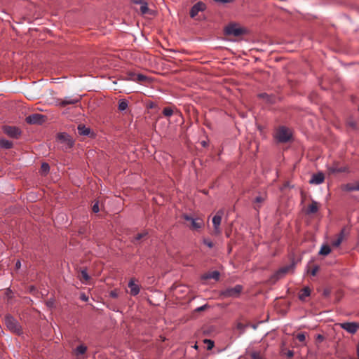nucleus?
<instances>
[{
	"mask_svg": "<svg viewBox=\"0 0 359 359\" xmlns=\"http://www.w3.org/2000/svg\"><path fill=\"white\" fill-rule=\"evenodd\" d=\"M274 137L278 142L285 143L291 139L292 132L289 128L280 126L276 130Z\"/></svg>",
	"mask_w": 359,
	"mask_h": 359,
	"instance_id": "nucleus-1",
	"label": "nucleus"
},
{
	"mask_svg": "<svg viewBox=\"0 0 359 359\" xmlns=\"http://www.w3.org/2000/svg\"><path fill=\"white\" fill-rule=\"evenodd\" d=\"M245 29L236 23H230L224 29L226 35L239 36L245 34Z\"/></svg>",
	"mask_w": 359,
	"mask_h": 359,
	"instance_id": "nucleus-2",
	"label": "nucleus"
},
{
	"mask_svg": "<svg viewBox=\"0 0 359 359\" xmlns=\"http://www.w3.org/2000/svg\"><path fill=\"white\" fill-rule=\"evenodd\" d=\"M5 323L6 327L12 332L17 334H22V329L18 322L11 316H6L5 317Z\"/></svg>",
	"mask_w": 359,
	"mask_h": 359,
	"instance_id": "nucleus-3",
	"label": "nucleus"
},
{
	"mask_svg": "<svg viewBox=\"0 0 359 359\" xmlns=\"http://www.w3.org/2000/svg\"><path fill=\"white\" fill-rule=\"evenodd\" d=\"M224 210H219L217 212L216 215L212 218V224L214 226V232L215 234L219 235L221 233L220 224L222 222V218L224 215Z\"/></svg>",
	"mask_w": 359,
	"mask_h": 359,
	"instance_id": "nucleus-4",
	"label": "nucleus"
},
{
	"mask_svg": "<svg viewBox=\"0 0 359 359\" xmlns=\"http://www.w3.org/2000/svg\"><path fill=\"white\" fill-rule=\"evenodd\" d=\"M243 290V287L237 285L235 287L226 288L222 292V294L224 297H237Z\"/></svg>",
	"mask_w": 359,
	"mask_h": 359,
	"instance_id": "nucleus-5",
	"label": "nucleus"
},
{
	"mask_svg": "<svg viewBox=\"0 0 359 359\" xmlns=\"http://www.w3.org/2000/svg\"><path fill=\"white\" fill-rule=\"evenodd\" d=\"M186 221L190 222V228L194 230L201 229L203 226V221L200 218H193L189 215H184V217Z\"/></svg>",
	"mask_w": 359,
	"mask_h": 359,
	"instance_id": "nucleus-6",
	"label": "nucleus"
},
{
	"mask_svg": "<svg viewBox=\"0 0 359 359\" xmlns=\"http://www.w3.org/2000/svg\"><path fill=\"white\" fill-rule=\"evenodd\" d=\"M3 132L12 138H18L20 135V130L15 126H5L3 127Z\"/></svg>",
	"mask_w": 359,
	"mask_h": 359,
	"instance_id": "nucleus-7",
	"label": "nucleus"
},
{
	"mask_svg": "<svg viewBox=\"0 0 359 359\" xmlns=\"http://www.w3.org/2000/svg\"><path fill=\"white\" fill-rule=\"evenodd\" d=\"M340 327L351 334H354L359 328V325L356 323H343L340 324Z\"/></svg>",
	"mask_w": 359,
	"mask_h": 359,
	"instance_id": "nucleus-8",
	"label": "nucleus"
},
{
	"mask_svg": "<svg viewBox=\"0 0 359 359\" xmlns=\"http://www.w3.org/2000/svg\"><path fill=\"white\" fill-rule=\"evenodd\" d=\"M44 121V116L39 114H34L26 118V121L30 124L41 123Z\"/></svg>",
	"mask_w": 359,
	"mask_h": 359,
	"instance_id": "nucleus-9",
	"label": "nucleus"
},
{
	"mask_svg": "<svg viewBox=\"0 0 359 359\" xmlns=\"http://www.w3.org/2000/svg\"><path fill=\"white\" fill-rule=\"evenodd\" d=\"M206 6L203 2L199 1L194 4L190 11V15L191 18L196 16L200 11L205 9Z\"/></svg>",
	"mask_w": 359,
	"mask_h": 359,
	"instance_id": "nucleus-10",
	"label": "nucleus"
},
{
	"mask_svg": "<svg viewBox=\"0 0 359 359\" xmlns=\"http://www.w3.org/2000/svg\"><path fill=\"white\" fill-rule=\"evenodd\" d=\"M57 139L62 143H65L67 145V148H71L74 145V141L66 133H60L57 135Z\"/></svg>",
	"mask_w": 359,
	"mask_h": 359,
	"instance_id": "nucleus-11",
	"label": "nucleus"
},
{
	"mask_svg": "<svg viewBox=\"0 0 359 359\" xmlns=\"http://www.w3.org/2000/svg\"><path fill=\"white\" fill-rule=\"evenodd\" d=\"M80 96L66 97L59 103V105L61 107H65L67 104H74L78 103L80 101Z\"/></svg>",
	"mask_w": 359,
	"mask_h": 359,
	"instance_id": "nucleus-12",
	"label": "nucleus"
},
{
	"mask_svg": "<svg viewBox=\"0 0 359 359\" xmlns=\"http://www.w3.org/2000/svg\"><path fill=\"white\" fill-rule=\"evenodd\" d=\"M128 287L130 289V294L133 296H136L139 294L140 288L139 285L135 283V280L133 278L130 279L128 283Z\"/></svg>",
	"mask_w": 359,
	"mask_h": 359,
	"instance_id": "nucleus-13",
	"label": "nucleus"
},
{
	"mask_svg": "<svg viewBox=\"0 0 359 359\" xmlns=\"http://www.w3.org/2000/svg\"><path fill=\"white\" fill-rule=\"evenodd\" d=\"M147 76L143 74H136L135 73L130 72L128 74L127 79L133 81H138V82H144L147 80Z\"/></svg>",
	"mask_w": 359,
	"mask_h": 359,
	"instance_id": "nucleus-14",
	"label": "nucleus"
},
{
	"mask_svg": "<svg viewBox=\"0 0 359 359\" xmlns=\"http://www.w3.org/2000/svg\"><path fill=\"white\" fill-rule=\"evenodd\" d=\"M134 3L137 4H140V10L142 15L152 13L151 11L149 10V8H148L147 2L142 1V0H137V1H134Z\"/></svg>",
	"mask_w": 359,
	"mask_h": 359,
	"instance_id": "nucleus-15",
	"label": "nucleus"
},
{
	"mask_svg": "<svg viewBox=\"0 0 359 359\" xmlns=\"http://www.w3.org/2000/svg\"><path fill=\"white\" fill-rule=\"evenodd\" d=\"M325 177L322 172L313 174L309 181L311 184H320L324 182Z\"/></svg>",
	"mask_w": 359,
	"mask_h": 359,
	"instance_id": "nucleus-16",
	"label": "nucleus"
},
{
	"mask_svg": "<svg viewBox=\"0 0 359 359\" xmlns=\"http://www.w3.org/2000/svg\"><path fill=\"white\" fill-rule=\"evenodd\" d=\"M345 237L344 229H342L340 233L337 235V239L332 242V245L334 248L339 247L342 243Z\"/></svg>",
	"mask_w": 359,
	"mask_h": 359,
	"instance_id": "nucleus-17",
	"label": "nucleus"
},
{
	"mask_svg": "<svg viewBox=\"0 0 359 359\" xmlns=\"http://www.w3.org/2000/svg\"><path fill=\"white\" fill-rule=\"evenodd\" d=\"M319 209V204L318 202L313 201L312 203L308 206L306 209L307 214H314L318 212Z\"/></svg>",
	"mask_w": 359,
	"mask_h": 359,
	"instance_id": "nucleus-18",
	"label": "nucleus"
},
{
	"mask_svg": "<svg viewBox=\"0 0 359 359\" xmlns=\"http://www.w3.org/2000/svg\"><path fill=\"white\" fill-rule=\"evenodd\" d=\"M311 294L310 289L308 287H304L299 294V298L304 301Z\"/></svg>",
	"mask_w": 359,
	"mask_h": 359,
	"instance_id": "nucleus-19",
	"label": "nucleus"
},
{
	"mask_svg": "<svg viewBox=\"0 0 359 359\" xmlns=\"http://www.w3.org/2000/svg\"><path fill=\"white\" fill-rule=\"evenodd\" d=\"M219 278V273L217 271H212V272H210L208 273H206L203 276V279H215V280H218Z\"/></svg>",
	"mask_w": 359,
	"mask_h": 359,
	"instance_id": "nucleus-20",
	"label": "nucleus"
},
{
	"mask_svg": "<svg viewBox=\"0 0 359 359\" xmlns=\"http://www.w3.org/2000/svg\"><path fill=\"white\" fill-rule=\"evenodd\" d=\"M13 147V142L4 138H0V148L11 149Z\"/></svg>",
	"mask_w": 359,
	"mask_h": 359,
	"instance_id": "nucleus-21",
	"label": "nucleus"
},
{
	"mask_svg": "<svg viewBox=\"0 0 359 359\" xmlns=\"http://www.w3.org/2000/svg\"><path fill=\"white\" fill-rule=\"evenodd\" d=\"M78 133L81 135H88L90 133V128L86 127L84 125L80 124L78 126Z\"/></svg>",
	"mask_w": 359,
	"mask_h": 359,
	"instance_id": "nucleus-22",
	"label": "nucleus"
},
{
	"mask_svg": "<svg viewBox=\"0 0 359 359\" xmlns=\"http://www.w3.org/2000/svg\"><path fill=\"white\" fill-rule=\"evenodd\" d=\"M290 269L289 266L283 267L280 269L274 275L276 279L282 278Z\"/></svg>",
	"mask_w": 359,
	"mask_h": 359,
	"instance_id": "nucleus-23",
	"label": "nucleus"
},
{
	"mask_svg": "<svg viewBox=\"0 0 359 359\" xmlns=\"http://www.w3.org/2000/svg\"><path fill=\"white\" fill-rule=\"evenodd\" d=\"M128 102L126 100L122 99L118 101V109L120 111H123L126 110L128 108Z\"/></svg>",
	"mask_w": 359,
	"mask_h": 359,
	"instance_id": "nucleus-24",
	"label": "nucleus"
},
{
	"mask_svg": "<svg viewBox=\"0 0 359 359\" xmlns=\"http://www.w3.org/2000/svg\"><path fill=\"white\" fill-rule=\"evenodd\" d=\"M259 96L265 100L267 102H269V103H273L275 102V97L274 96H272V95H269L266 93H262V94H259Z\"/></svg>",
	"mask_w": 359,
	"mask_h": 359,
	"instance_id": "nucleus-25",
	"label": "nucleus"
},
{
	"mask_svg": "<svg viewBox=\"0 0 359 359\" xmlns=\"http://www.w3.org/2000/svg\"><path fill=\"white\" fill-rule=\"evenodd\" d=\"M331 249L330 246L325 245H323L319 251V254L321 255H327L330 253Z\"/></svg>",
	"mask_w": 359,
	"mask_h": 359,
	"instance_id": "nucleus-26",
	"label": "nucleus"
},
{
	"mask_svg": "<svg viewBox=\"0 0 359 359\" xmlns=\"http://www.w3.org/2000/svg\"><path fill=\"white\" fill-rule=\"evenodd\" d=\"M86 350H87V347L86 346L80 345V346H77V348L75 350V352H76V355H82L86 353Z\"/></svg>",
	"mask_w": 359,
	"mask_h": 359,
	"instance_id": "nucleus-27",
	"label": "nucleus"
},
{
	"mask_svg": "<svg viewBox=\"0 0 359 359\" xmlns=\"http://www.w3.org/2000/svg\"><path fill=\"white\" fill-rule=\"evenodd\" d=\"M343 189L348 191H356V184H347L343 187Z\"/></svg>",
	"mask_w": 359,
	"mask_h": 359,
	"instance_id": "nucleus-28",
	"label": "nucleus"
},
{
	"mask_svg": "<svg viewBox=\"0 0 359 359\" xmlns=\"http://www.w3.org/2000/svg\"><path fill=\"white\" fill-rule=\"evenodd\" d=\"M163 114L165 116L170 117L173 114V110L170 107H165L163 110Z\"/></svg>",
	"mask_w": 359,
	"mask_h": 359,
	"instance_id": "nucleus-29",
	"label": "nucleus"
},
{
	"mask_svg": "<svg viewBox=\"0 0 359 359\" xmlns=\"http://www.w3.org/2000/svg\"><path fill=\"white\" fill-rule=\"evenodd\" d=\"M250 355L252 359H264L260 352L254 351Z\"/></svg>",
	"mask_w": 359,
	"mask_h": 359,
	"instance_id": "nucleus-30",
	"label": "nucleus"
},
{
	"mask_svg": "<svg viewBox=\"0 0 359 359\" xmlns=\"http://www.w3.org/2000/svg\"><path fill=\"white\" fill-rule=\"evenodd\" d=\"M80 278L81 280H85L86 282V281H88L90 279V276H88V274L86 271L83 270L81 272V277H80Z\"/></svg>",
	"mask_w": 359,
	"mask_h": 359,
	"instance_id": "nucleus-31",
	"label": "nucleus"
},
{
	"mask_svg": "<svg viewBox=\"0 0 359 359\" xmlns=\"http://www.w3.org/2000/svg\"><path fill=\"white\" fill-rule=\"evenodd\" d=\"M296 338L302 343H304L306 341V334L304 332L298 333L296 336Z\"/></svg>",
	"mask_w": 359,
	"mask_h": 359,
	"instance_id": "nucleus-32",
	"label": "nucleus"
},
{
	"mask_svg": "<svg viewBox=\"0 0 359 359\" xmlns=\"http://www.w3.org/2000/svg\"><path fill=\"white\" fill-rule=\"evenodd\" d=\"M50 167L49 165L46 163H43L41 167V172L43 173H47L49 171Z\"/></svg>",
	"mask_w": 359,
	"mask_h": 359,
	"instance_id": "nucleus-33",
	"label": "nucleus"
},
{
	"mask_svg": "<svg viewBox=\"0 0 359 359\" xmlns=\"http://www.w3.org/2000/svg\"><path fill=\"white\" fill-rule=\"evenodd\" d=\"M147 235V232H143V233H137L136 235V236L135 237V239L136 241H140V239H142V238L145 237Z\"/></svg>",
	"mask_w": 359,
	"mask_h": 359,
	"instance_id": "nucleus-34",
	"label": "nucleus"
},
{
	"mask_svg": "<svg viewBox=\"0 0 359 359\" xmlns=\"http://www.w3.org/2000/svg\"><path fill=\"white\" fill-rule=\"evenodd\" d=\"M203 243L210 248H212L214 245L213 243L210 239L207 238L203 240Z\"/></svg>",
	"mask_w": 359,
	"mask_h": 359,
	"instance_id": "nucleus-35",
	"label": "nucleus"
},
{
	"mask_svg": "<svg viewBox=\"0 0 359 359\" xmlns=\"http://www.w3.org/2000/svg\"><path fill=\"white\" fill-rule=\"evenodd\" d=\"M54 304H55V301L54 299H48L47 302H46V305L47 306H48L49 308H52L54 306Z\"/></svg>",
	"mask_w": 359,
	"mask_h": 359,
	"instance_id": "nucleus-36",
	"label": "nucleus"
},
{
	"mask_svg": "<svg viewBox=\"0 0 359 359\" xmlns=\"http://www.w3.org/2000/svg\"><path fill=\"white\" fill-rule=\"evenodd\" d=\"M92 210H93V212H95V213H97V212H99V205H98V202H96V203L93 205Z\"/></svg>",
	"mask_w": 359,
	"mask_h": 359,
	"instance_id": "nucleus-37",
	"label": "nucleus"
},
{
	"mask_svg": "<svg viewBox=\"0 0 359 359\" xmlns=\"http://www.w3.org/2000/svg\"><path fill=\"white\" fill-rule=\"evenodd\" d=\"M109 295H110V297H111L113 298H116V297H118V292L116 290H111L110 292Z\"/></svg>",
	"mask_w": 359,
	"mask_h": 359,
	"instance_id": "nucleus-38",
	"label": "nucleus"
},
{
	"mask_svg": "<svg viewBox=\"0 0 359 359\" xmlns=\"http://www.w3.org/2000/svg\"><path fill=\"white\" fill-rule=\"evenodd\" d=\"M318 269H319V268H318V266H314V267L312 269V270L311 271V274L312 276H316V273H317V272H318Z\"/></svg>",
	"mask_w": 359,
	"mask_h": 359,
	"instance_id": "nucleus-39",
	"label": "nucleus"
},
{
	"mask_svg": "<svg viewBox=\"0 0 359 359\" xmlns=\"http://www.w3.org/2000/svg\"><path fill=\"white\" fill-rule=\"evenodd\" d=\"M216 2L222 3V4H226V3H231L233 2V0H214Z\"/></svg>",
	"mask_w": 359,
	"mask_h": 359,
	"instance_id": "nucleus-40",
	"label": "nucleus"
},
{
	"mask_svg": "<svg viewBox=\"0 0 359 359\" xmlns=\"http://www.w3.org/2000/svg\"><path fill=\"white\" fill-rule=\"evenodd\" d=\"M205 342L209 343L208 349H211L213 347V342L212 341L205 339Z\"/></svg>",
	"mask_w": 359,
	"mask_h": 359,
	"instance_id": "nucleus-41",
	"label": "nucleus"
},
{
	"mask_svg": "<svg viewBox=\"0 0 359 359\" xmlns=\"http://www.w3.org/2000/svg\"><path fill=\"white\" fill-rule=\"evenodd\" d=\"M15 269H19L21 267V262L20 260H18L15 265Z\"/></svg>",
	"mask_w": 359,
	"mask_h": 359,
	"instance_id": "nucleus-42",
	"label": "nucleus"
},
{
	"mask_svg": "<svg viewBox=\"0 0 359 359\" xmlns=\"http://www.w3.org/2000/svg\"><path fill=\"white\" fill-rule=\"evenodd\" d=\"M287 356L289 357V358H292L293 357L294 355V352L293 351H291V350H289L287 353H286Z\"/></svg>",
	"mask_w": 359,
	"mask_h": 359,
	"instance_id": "nucleus-43",
	"label": "nucleus"
},
{
	"mask_svg": "<svg viewBox=\"0 0 359 359\" xmlns=\"http://www.w3.org/2000/svg\"><path fill=\"white\" fill-rule=\"evenodd\" d=\"M206 306H207V305H203V306H200V307L197 308L196 310L197 311H201L205 310V309L206 308Z\"/></svg>",
	"mask_w": 359,
	"mask_h": 359,
	"instance_id": "nucleus-44",
	"label": "nucleus"
},
{
	"mask_svg": "<svg viewBox=\"0 0 359 359\" xmlns=\"http://www.w3.org/2000/svg\"><path fill=\"white\" fill-rule=\"evenodd\" d=\"M262 201H263V199H262V197H260V196H257V197H256V198H255V202H257V203H260V202H262Z\"/></svg>",
	"mask_w": 359,
	"mask_h": 359,
	"instance_id": "nucleus-45",
	"label": "nucleus"
},
{
	"mask_svg": "<svg viewBox=\"0 0 359 359\" xmlns=\"http://www.w3.org/2000/svg\"><path fill=\"white\" fill-rule=\"evenodd\" d=\"M237 327H238V329L241 330V329H243L244 325L242 323H238Z\"/></svg>",
	"mask_w": 359,
	"mask_h": 359,
	"instance_id": "nucleus-46",
	"label": "nucleus"
},
{
	"mask_svg": "<svg viewBox=\"0 0 359 359\" xmlns=\"http://www.w3.org/2000/svg\"><path fill=\"white\" fill-rule=\"evenodd\" d=\"M357 354H358V359H359V342H358V344L357 346Z\"/></svg>",
	"mask_w": 359,
	"mask_h": 359,
	"instance_id": "nucleus-47",
	"label": "nucleus"
},
{
	"mask_svg": "<svg viewBox=\"0 0 359 359\" xmlns=\"http://www.w3.org/2000/svg\"><path fill=\"white\" fill-rule=\"evenodd\" d=\"M356 191H359V182L356 184Z\"/></svg>",
	"mask_w": 359,
	"mask_h": 359,
	"instance_id": "nucleus-48",
	"label": "nucleus"
},
{
	"mask_svg": "<svg viewBox=\"0 0 359 359\" xmlns=\"http://www.w3.org/2000/svg\"><path fill=\"white\" fill-rule=\"evenodd\" d=\"M318 339H323V337H322V335L318 334Z\"/></svg>",
	"mask_w": 359,
	"mask_h": 359,
	"instance_id": "nucleus-49",
	"label": "nucleus"
}]
</instances>
